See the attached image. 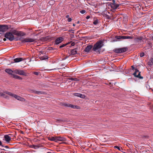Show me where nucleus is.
I'll use <instances>...</instances> for the list:
<instances>
[{
    "instance_id": "obj_26",
    "label": "nucleus",
    "mask_w": 153,
    "mask_h": 153,
    "mask_svg": "<svg viewBox=\"0 0 153 153\" xmlns=\"http://www.w3.org/2000/svg\"><path fill=\"white\" fill-rule=\"evenodd\" d=\"M0 96L6 98H7V97L4 94L2 93L1 92H0Z\"/></svg>"
},
{
    "instance_id": "obj_5",
    "label": "nucleus",
    "mask_w": 153,
    "mask_h": 153,
    "mask_svg": "<svg viewBox=\"0 0 153 153\" xmlns=\"http://www.w3.org/2000/svg\"><path fill=\"white\" fill-rule=\"evenodd\" d=\"M14 73L16 74L26 76L27 75L26 73L23 70L18 69H16L14 70Z\"/></svg>"
},
{
    "instance_id": "obj_34",
    "label": "nucleus",
    "mask_w": 153,
    "mask_h": 153,
    "mask_svg": "<svg viewBox=\"0 0 153 153\" xmlns=\"http://www.w3.org/2000/svg\"><path fill=\"white\" fill-rule=\"evenodd\" d=\"M148 64L149 65H152V64H153V62L150 60V61L148 62Z\"/></svg>"
},
{
    "instance_id": "obj_3",
    "label": "nucleus",
    "mask_w": 153,
    "mask_h": 153,
    "mask_svg": "<svg viewBox=\"0 0 153 153\" xmlns=\"http://www.w3.org/2000/svg\"><path fill=\"white\" fill-rule=\"evenodd\" d=\"M4 37L10 41H12L15 39V37L11 32H7L5 34Z\"/></svg>"
},
{
    "instance_id": "obj_24",
    "label": "nucleus",
    "mask_w": 153,
    "mask_h": 153,
    "mask_svg": "<svg viewBox=\"0 0 153 153\" xmlns=\"http://www.w3.org/2000/svg\"><path fill=\"white\" fill-rule=\"evenodd\" d=\"M41 60H44L47 59L48 58V57L47 56H40L39 57Z\"/></svg>"
},
{
    "instance_id": "obj_36",
    "label": "nucleus",
    "mask_w": 153,
    "mask_h": 153,
    "mask_svg": "<svg viewBox=\"0 0 153 153\" xmlns=\"http://www.w3.org/2000/svg\"><path fill=\"white\" fill-rule=\"evenodd\" d=\"M114 148H117V149L119 150V151H120V147H118V146H115L114 147Z\"/></svg>"
},
{
    "instance_id": "obj_17",
    "label": "nucleus",
    "mask_w": 153,
    "mask_h": 153,
    "mask_svg": "<svg viewBox=\"0 0 153 153\" xmlns=\"http://www.w3.org/2000/svg\"><path fill=\"white\" fill-rule=\"evenodd\" d=\"M77 48H76L72 49L71 51V55H74L76 54L77 53Z\"/></svg>"
},
{
    "instance_id": "obj_1",
    "label": "nucleus",
    "mask_w": 153,
    "mask_h": 153,
    "mask_svg": "<svg viewBox=\"0 0 153 153\" xmlns=\"http://www.w3.org/2000/svg\"><path fill=\"white\" fill-rule=\"evenodd\" d=\"M103 42L102 41H99L95 44L93 48V50L97 53H100L101 48L103 45Z\"/></svg>"
},
{
    "instance_id": "obj_7",
    "label": "nucleus",
    "mask_w": 153,
    "mask_h": 153,
    "mask_svg": "<svg viewBox=\"0 0 153 153\" xmlns=\"http://www.w3.org/2000/svg\"><path fill=\"white\" fill-rule=\"evenodd\" d=\"M35 41V39H33L25 38L23 39H21V41L22 42H32Z\"/></svg>"
},
{
    "instance_id": "obj_2",
    "label": "nucleus",
    "mask_w": 153,
    "mask_h": 153,
    "mask_svg": "<svg viewBox=\"0 0 153 153\" xmlns=\"http://www.w3.org/2000/svg\"><path fill=\"white\" fill-rule=\"evenodd\" d=\"M120 5L117 4L114 0H112V2L108 3H107V7L109 8L111 7V10H114L117 9L119 6Z\"/></svg>"
},
{
    "instance_id": "obj_49",
    "label": "nucleus",
    "mask_w": 153,
    "mask_h": 153,
    "mask_svg": "<svg viewBox=\"0 0 153 153\" xmlns=\"http://www.w3.org/2000/svg\"><path fill=\"white\" fill-rule=\"evenodd\" d=\"M73 25L74 26H75V25L74 24H73Z\"/></svg>"
},
{
    "instance_id": "obj_35",
    "label": "nucleus",
    "mask_w": 153,
    "mask_h": 153,
    "mask_svg": "<svg viewBox=\"0 0 153 153\" xmlns=\"http://www.w3.org/2000/svg\"><path fill=\"white\" fill-rule=\"evenodd\" d=\"M67 45L66 44H63L62 45H61V46H59V48H62L64 47H65V46Z\"/></svg>"
},
{
    "instance_id": "obj_29",
    "label": "nucleus",
    "mask_w": 153,
    "mask_h": 153,
    "mask_svg": "<svg viewBox=\"0 0 153 153\" xmlns=\"http://www.w3.org/2000/svg\"><path fill=\"white\" fill-rule=\"evenodd\" d=\"M70 79L72 80H74V81H77L78 80L77 79V78H70Z\"/></svg>"
},
{
    "instance_id": "obj_23",
    "label": "nucleus",
    "mask_w": 153,
    "mask_h": 153,
    "mask_svg": "<svg viewBox=\"0 0 153 153\" xmlns=\"http://www.w3.org/2000/svg\"><path fill=\"white\" fill-rule=\"evenodd\" d=\"M4 94H7L8 95L11 96H12V97H13V96H14V94H13L9 92H8V91H4Z\"/></svg>"
},
{
    "instance_id": "obj_8",
    "label": "nucleus",
    "mask_w": 153,
    "mask_h": 153,
    "mask_svg": "<svg viewBox=\"0 0 153 153\" xmlns=\"http://www.w3.org/2000/svg\"><path fill=\"white\" fill-rule=\"evenodd\" d=\"M8 27L7 25H0V32H5L7 31Z\"/></svg>"
},
{
    "instance_id": "obj_13",
    "label": "nucleus",
    "mask_w": 153,
    "mask_h": 153,
    "mask_svg": "<svg viewBox=\"0 0 153 153\" xmlns=\"http://www.w3.org/2000/svg\"><path fill=\"white\" fill-rule=\"evenodd\" d=\"M5 71L8 74L11 75L12 76H13V73L14 72V71H13L10 69H6L5 70Z\"/></svg>"
},
{
    "instance_id": "obj_47",
    "label": "nucleus",
    "mask_w": 153,
    "mask_h": 153,
    "mask_svg": "<svg viewBox=\"0 0 153 153\" xmlns=\"http://www.w3.org/2000/svg\"><path fill=\"white\" fill-rule=\"evenodd\" d=\"M107 12H108L109 14H110V12H109L107 11L106 12H106V13H107Z\"/></svg>"
},
{
    "instance_id": "obj_28",
    "label": "nucleus",
    "mask_w": 153,
    "mask_h": 153,
    "mask_svg": "<svg viewBox=\"0 0 153 153\" xmlns=\"http://www.w3.org/2000/svg\"><path fill=\"white\" fill-rule=\"evenodd\" d=\"M35 94H44V92L41 91H35Z\"/></svg>"
},
{
    "instance_id": "obj_45",
    "label": "nucleus",
    "mask_w": 153,
    "mask_h": 153,
    "mask_svg": "<svg viewBox=\"0 0 153 153\" xmlns=\"http://www.w3.org/2000/svg\"><path fill=\"white\" fill-rule=\"evenodd\" d=\"M3 40L4 41H5L6 40V39L5 38H4L3 39Z\"/></svg>"
},
{
    "instance_id": "obj_4",
    "label": "nucleus",
    "mask_w": 153,
    "mask_h": 153,
    "mask_svg": "<svg viewBox=\"0 0 153 153\" xmlns=\"http://www.w3.org/2000/svg\"><path fill=\"white\" fill-rule=\"evenodd\" d=\"M11 32L13 35H14L17 36H24L25 34L22 32L19 31L14 30L12 31Z\"/></svg>"
},
{
    "instance_id": "obj_16",
    "label": "nucleus",
    "mask_w": 153,
    "mask_h": 153,
    "mask_svg": "<svg viewBox=\"0 0 153 153\" xmlns=\"http://www.w3.org/2000/svg\"><path fill=\"white\" fill-rule=\"evenodd\" d=\"M4 137L5 138V141L7 142H9L11 140L10 137L8 135H4Z\"/></svg>"
},
{
    "instance_id": "obj_41",
    "label": "nucleus",
    "mask_w": 153,
    "mask_h": 153,
    "mask_svg": "<svg viewBox=\"0 0 153 153\" xmlns=\"http://www.w3.org/2000/svg\"><path fill=\"white\" fill-rule=\"evenodd\" d=\"M131 68H132V69L134 70V71L135 69L134 68V67L133 66H132Z\"/></svg>"
},
{
    "instance_id": "obj_18",
    "label": "nucleus",
    "mask_w": 153,
    "mask_h": 153,
    "mask_svg": "<svg viewBox=\"0 0 153 153\" xmlns=\"http://www.w3.org/2000/svg\"><path fill=\"white\" fill-rule=\"evenodd\" d=\"M23 59L22 58H17L14 59V61L15 62H18L23 61Z\"/></svg>"
},
{
    "instance_id": "obj_10",
    "label": "nucleus",
    "mask_w": 153,
    "mask_h": 153,
    "mask_svg": "<svg viewBox=\"0 0 153 153\" xmlns=\"http://www.w3.org/2000/svg\"><path fill=\"white\" fill-rule=\"evenodd\" d=\"M56 137V142H57L58 141H64L66 140V139L65 138L61 137Z\"/></svg>"
},
{
    "instance_id": "obj_9",
    "label": "nucleus",
    "mask_w": 153,
    "mask_h": 153,
    "mask_svg": "<svg viewBox=\"0 0 153 153\" xmlns=\"http://www.w3.org/2000/svg\"><path fill=\"white\" fill-rule=\"evenodd\" d=\"M63 40V38L62 37L57 38L55 41V44L56 45L59 44L62 42Z\"/></svg>"
},
{
    "instance_id": "obj_19",
    "label": "nucleus",
    "mask_w": 153,
    "mask_h": 153,
    "mask_svg": "<svg viewBox=\"0 0 153 153\" xmlns=\"http://www.w3.org/2000/svg\"><path fill=\"white\" fill-rule=\"evenodd\" d=\"M48 139L50 141H54L56 142V137H48Z\"/></svg>"
},
{
    "instance_id": "obj_48",
    "label": "nucleus",
    "mask_w": 153,
    "mask_h": 153,
    "mask_svg": "<svg viewBox=\"0 0 153 153\" xmlns=\"http://www.w3.org/2000/svg\"><path fill=\"white\" fill-rule=\"evenodd\" d=\"M47 153H51V152H48Z\"/></svg>"
},
{
    "instance_id": "obj_31",
    "label": "nucleus",
    "mask_w": 153,
    "mask_h": 153,
    "mask_svg": "<svg viewBox=\"0 0 153 153\" xmlns=\"http://www.w3.org/2000/svg\"><path fill=\"white\" fill-rule=\"evenodd\" d=\"M98 22V20L97 19V20H95L93 24L95 25H96L97 24Z\"/></svg>"
},
{
    "instance_id": "obj_46",
    "label": "nucleus",
    "mask_w": 153,
    "mask_h": 153,
    "mask_svg": "<svg viewBox=\"0 0 153 153\" xmlns=\"http://www.w3.org/2000/svg\"><path fill=\"white\" fill-rule=\"evenodd\" d=\"M89 18H90V16H87V17H86V19H89Z\"/></svg>"
},
{
    "instance_id": "obj_43",
    "label": "nucleus",
    "mask_w": 153,
    "mask_h": 153,
    "mask_svg": "<svg viewBox=\"0 0 153 153\" xmlns=\"http://www.w3.org/2000/svg\"><path fill=\"white\" fill-rule=\"evenodd\" d=\"M69 15H66V18H69Z\"/></svg>"
},
{
    "instance_id": "obj_32",
    "label": "nucleus",
    "mask_w": 153,
    "mask_h": 153,
    "mask_svg": "<svg viewBox=\"0 0 153 153\" xmlns=\"http://www.w3.org/2000/svg\"><path fill=\"white\" fill-rule=\"evenodd\" d=\"M85 12L86 11L84 10H82L80 11V13L82 14L85 13Z\"/></svg>"
},
{
    "instance_id": "obj_37",
    "label": "nucleus",
    "mask_w": 153,
    "mask_h": 153,
    "mask_svg": "<svg viewBox=\"0 0 153 153\" xmlns=\"http://www.w3.org/2000/svg\"><path fill=\"white\" fill-rule=\"evenodd\" d=\"M33 73L35 75H38L39 74V73L37 72H33Z\"/></svg>"
},
{
    "instance_id": "obj_30",
    "label": "nucleus",
    "mask_w": 153,
    "mask_h": 153,
    "mask_svg": "<svg viewBox=\"0 0 153 153\" xmlns=\"http://www.w3.org/2000/svg\"><path fill=\"white\" fill-rule=\"evenodd\" d=\"M123 36H118L117 37V39H124Z\"/></svg>"
},
{
    "instance_id": "obj_38",
    "label": "nucleus",
    "mask_w": 153,
    "mask_h": 153,
    "mask_svg": "<svg viewBox=\"0 0 153 153\" xmlns=\"http://www.w3.org/2000/svg\"><path fill=\"white\" fill-rule=\"evenodd\" d=\"M71 20H72V19H71V18H68V22H70L71 21Z\"/></svg>"
},
{
    "instance_id": "obj_27",
    "label": "nucleus",
    "mask_w": 153,
    "mask_h": 153,
    "mask_svg": "<svg viewBox=\"0 0 153 153\" xmlns=\"http://www.w3.org/2000/svg\"><path fill=\"white\" fill-rule=\"evenodd\" d=\"M142 38L141 37H139L136 39L135 41L138 42H140V41L142 40Z\"/></svg>"
},
{
    "instance_id": "obj_15",
    "label": "nucleus",
    "mask_w": 153,
    "mask_h": 153,
    "mask_svg": "<svg viewBox=\"0 0 153 153\" xmlns=\"http://www.w3.org/2000/svg\"><path fill=\"white\" fill-rule=\"evenodd\" d=\"M74 95L82 98H84L85 97V96L84 95L79 93H74Z\"/></svg>"
},
{
    "instance_id": "obj_12",
    "label": "nucleus",
    "mask_w": 153,
    "mask_h": 153,
    "mask_svg": "<svg viewBox=\"0 0 153 153\" xmlns=\"http://www.w3.org/2000/svg\"><path fill=\"white\" fill-rule=\"evenodd\" d=\"M92 47V46L89 45L87 46L84 49V51L87 52H89Z\"/></svg>"
},
{
    "instance_id": "obj_14",
    "label": "nucleus",
    "mask_w": 153,
    "mask_h": 153,
    "mask_svg": "<svg viewBox=\"0 0 153 153\" xmlns=\"http://www.w3.org/2000/svg\"><path fill=\"white\" fill-rule=\"evenodd\" d=\"M63 105L66 107H71L73 108H75L76 107L75 106H74L73 105H71V104H69V103H63Z\"/></svg>"
},
{
    "instance_id": "obj_44",
    "label": "nucleus",
    "mask_w": 153,
    "mask_h": 153,
    "mask_svg": "<svg viewBox=\"0 0 153 153\" xmlns=\"http://www.w3.org/2000/svg\"><path fill=\"white\" fill-rule=\"evenodd\" d=\"M75 45V43L73 42V43H72V44H71V45L72 46H74Z\"/></svg>"
},
{
    "instance_id": "obj_22",
    "label": "nucleus",
    "mask_w": 153,
    "mask_h": 153,
    "mask_svg": "<svg viewBox=\"0 0 153 153\" xmlns=\"http://www.w3.org/2000/svg\"><path fill=\"white\" fill-rule=\"evenodd\" d=\"M120 49L121 53L125 52L128 50V48L125 47L120 48Z\"/></svg>"
},
{
    "instance_id": "obj_11",
    "label": "nucleus",
    "mask_w": 153,
    "mask_h": 153,
    "mask_svg": "<svg viewBox=\"0 0 153 153\" xmlns=\"http://www.w3.org/2000/svg\"><path fill=\"white\" fill-rule=\"evenodd\" d=\"M13 97H14L17 100L21 101H25V100L24 98L15 94H14V96Z\"/></svg>"
},
{
    "instance_id": "obj_40",
    "label": "nucleus",
    "mask_w": 153,
    "mask_h": 153,
    "mask_svg": "<svg viewBox=\"0 0 153 153\" xmlns=\"http://www.w3.org/2000/svg\"><path fill=\"white\" fill-rule=\"evenodd\" d=\"M0 146H2V143L1 140H0Z\"/></svg>"
},
{
    "instance_id": "obj_21",
    "label": "nucleus",
    "mask_w": 153,
    "mask_h": 153,
    "mask_svg": "<svg viewBox=\"0 0 153 153\" xmlns=\"http://www.w3.org/2000/svg\"><path fill=\"white\" fill-rule=\"evenodd\" d=\"M13 77L19 80H21L22 79V77H21L20 76H18V75H15L14 74L13 75Z\"/></svg>"
},
{
    "instance_id": "obj_20",
    "label": "nucleus",
    "mask_w": 153,
    "mask_h": 153,
    "mask_svg": "<svg viewBox=\"0 0 153 153\" xmlns=\"http://www.w3.org/2000/svg\"><path fill=\"white\" fill-rule=\"evenodd\" d=\"M114 51L115 52L117 53H121L120 48L115 49H114Z\"/></svg>"
},
{
    "instance_id": "obj_33",
    "label": "nucleus",
    "mask_w": 153,
    "mask_h": 153,
    "mask_svg": "<svg viewBox=\"0 0 153 153\" xmlns=\"http://www.w3.org/2000/svg\"><path fill=\"white\" fill-rule=\"evenodd\" d=\"M144 55V53H141L140 54V56L141 57H143Z\"/></svg>"
},
{
    "instance_id": "obj_42",
    "label": "nucleus",
    "mask_w": 153,
    "mask_h": 153,
    "mask_svg": "<svg viewBox=\"0 0 153 153\" xmlns=\"http://www.w3.org/2000/svg\"><path fill=\"white\" fill-rule=\"evenodd\" d=\"M35 147H36V146L35 145H33L32 146V147H33V148H34L35 149H36Z\"/></svg>"
},
{
    "instance_id": "obj_6",
    "label": "nucleus",
    "mask_w": 153,
    "mask_h": 153,
    "mask_svg": "<svg viewBox=\"0 0 153 153\" xmlns=\"http://www.w3.org/2000/svg\"><path fill=\"white\" fill-rule=\"evenodd\" d=\"M133 75L135 76L140 79H142L143 77L140 76V72L137 69H135Z\"/></svg>"
},
{
    "instance_id": "obj_25",
    "label": "nucleus",
    "mask_w": 153,
    "mask_h": 153,
    "mask_svg": "<svg viewBox=\"0 0 153 153\" xmlns=\"http://www.w3.org/2000/svg\"><path fill=\"white\" fill-rule=\"evenodd\" d=\"M124 39H132L133 37L132 36H123Z\"/></svg>"
},
{
    "instance_id": "obj_39",
    "label": "nucleus",
    "mask_w": 153,
    "mask_h": 153,
    "mask_svg": "<svg viewBox=\"0 0 153 153\" xmlns=\"http://www.w3.org/2000/svg\"><path fill=\"white\" fill-rule=\"evenodd\" d=\"M31 91L32 93H34L35 94V91H35V90H31Z\"/></svg>"
}]
</instances>
